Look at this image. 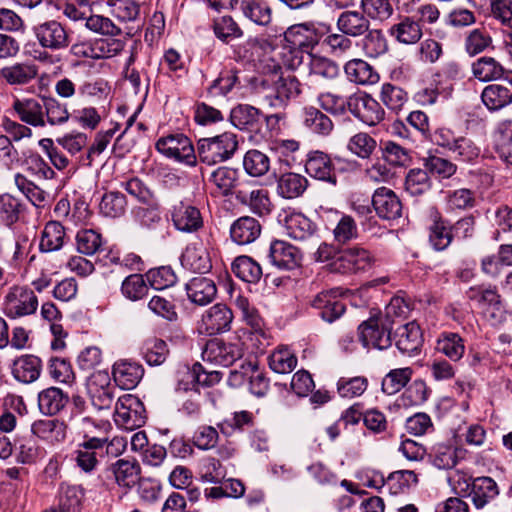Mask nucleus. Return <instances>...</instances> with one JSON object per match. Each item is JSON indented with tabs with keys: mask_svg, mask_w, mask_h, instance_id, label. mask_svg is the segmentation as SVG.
Returning <instances> with one entry per match:
<instances>
[{
	"mask_svg": "<svg viewBox=\"0 0 512 512\" xmlns=\"http://www.w3.org/2000/svg\"><path fill=\"white\" fill-rule=\"evenodd\" d=\"M376 146V140L364 132L353 135L347 143V149L362 159L369 158L376 149Z\"/></svg>",
	"mask_w": 512,
	"mask_h": 512,
	"instance_id": "6e6d98bb",
	"label": "nucleus"
},
{
	"mask_svg": "<svg viewBox=\"0 0 512 512\" xmlns=\"http://www.w3.org/2000/svg\"><path fill=\"white\" fill-rule=\"evenodd\" d=\"M348 79L357 84H372L378 80V74L373 67L361 59H352L344 66Z\"/></svg>",
	"mask_w": 512,
	"mask_h": 512,
	"instance_id": "58836bf2",
	"label": "nucleus"
},
{
	"mask_svg": "<svg viewBox=\"0 0 512 512\" xmlns=\"http://www.w3.org/2000/svg\"><path fill=\"white\" fill-rule=\"evenodd\" d=\"M391 329L390 319L371 318L359 326V339L364 347L383 350L391 345Z\"/></svg>",
	"mask_w": 512,
	"mask_h": 512,
	"instance_id": "0eeeda50",
	"label": "nucleus"
},
{
	"mask_svg": "<svg viewBox=\"0 0 512 512\" xmlns=\"http://www.w3.org/2000/svg\"><path fill=\"white\" fill-rule=\"evenodd\" d=\"M241 174L238 170L229 167H219L213 171L209 181L213 183L222 195H228L237 186Z\"/></svg>",
	"mask_w": 512,
	"mask_h": 512,
	"instance_id": "de8ad7c7",
	"label": "nucleus"
},
{
	"mask_svg": "<svg viewBox=\"0 0 512 512\" xmlns=\"http://www.w3.org/2000/svg\"><path fill=\"white\" fill-rule=\"evenodd\" d=\"M308 180L297 173L282 174L277 183V191L279 195L287 199H293L301 196L307 189Z\"/></svg>",
	"mask_w": 512,
	"mask_h": 512,
	"instance_id": "4c0bfd02",
	"label": "nucleus"
},
{
	"mask_svg": "<svg viewBox=\"0 0 512 512\" xmlns=\"http://www.w3.org/2000/svg\"><path fill=\"white\" fill-rule=\"evenodd\" d=\"M184 268L198 273L208 272L211 268L209 254L201 243H193L186 247L181 256Z\"/></svg>",
	"mask_w": 512,
	"mask_h": 512,
	"instance_id": "2f4dec72",
	"label": "nucleus"
},
{
	"mask_svg": "<svg viewBox=\"0 0 512 512\" xmlns=\"http://www.w3.org/2000/svg\"><path fill=\"white\" fill-rule=\"evenodd\" d=\"M305 170L315 179L326 181L333 185L337 182L334 164L331 158L324 152H310L305 163Z\"/></svg>",
	"mask_w": 512,
	"mask_h": 512,
	"instance_id": "6ab92c4d",
	"label": "nucleus"
},
{
	"mask_svg": "<svg viewBox=\"0 0 512 512\" xmlns=\"http://www.w3.org/2000/svg\"><path fill=\"white\" fill-rule=\"evenodd\" d=\"M371 26V20L363 10H343L337 17L336 27L339 32L357 38L362 37Z\"/></svg>",
	"mask_w": 512,
	"mask_h": 512,
	"instance_id": "ddd939ff",
	"label": "nucleus"
},
{
	"mask_svg": "<svg viewBox=\"0 0 512 512\" xmlns=\"http://www.w3.org/2000/svg\"><path fill=\"white\" fill-rule=\"evenodd\" d=\"M137 408H140V403L136 397L130 394L119 397L115 405V423L125 430L142 426L144 417Z\"/></svg>",
	"mask_w": 512,
	"mask_h": 512,
	"instance_id": "f8f14e48",
	"label": "nucleus"
},
{
	"mask_svg": "<svg viewBox=\"0 0 512 512\" xmlns=\"http://www.w3.org/2000/svg\"><path fill=\"white\" fill-rule=\"evenodd\" d=\"M360 9L371 21L385 22L394 14L392 0H360Z\"/></svg>",
	"mask_w": 512,
	"mask_h": 512,
	"instance_id": "49530a36",
	"label": "nucleus"
},
{
	"mask_svg": "<svg viewBox=\"0 0 512 512\" xmlns=\"http://www.w3.org/2000/svg\"><path fill=\"white\" fill-rule=\"evenodd\" d=\"M103 240L100 233L93 229H82L76 235L78 252L84 255H94L102 248Z\"/></svg>",
	"mask_w": 512,
	"mask_h": 512,
	"instance_id": "864d4df0",
	"label": "nucleus"
},
{
	"mask_svg": "<svg viewBox=\"0 0 512 512\" xmlns=\"http://www.w3.org/2000/svg\"><path fill=\"white\" fill-rule=\"evenodd\" d=\"M362 39V48L369 58H378L389 50L388 41L381 29H368Z\"/></svg>",
	"mask_w": 512,
	"mask_h": 512,
	"instance_id": "79ce46f5",
	"label": "nucleus"
},
{
	"mask_svg": "<svg viewBox=\"0 0 512 512\" xmlns=\"http://www.w3.org/2000/svg\"><path fill=\"white\" fill-rule=\"evenodd\" d=\"M232 271L236 277L247 283H257L262 277L259 263L246 255L239 256L233 261Z\"/></svg>",
	"mask_w": 512,
	"mask_h": 512,
	"instance_id": "a19ab883",
	"label": "nucleus"
},
{
	"mask_svg": "<svg viewBox=\"0 0 512 512\" xmlns=\"http://www.w3.org/2000/svg\"><path fill=\"white\" fill-rule=\"evenodd\" d=\"M240 9L246 18L257 25L266 26L271 22V8L263 0H242Z\"/></svg>",
	"mask_w": 512,
	"mask_h": 512,
	"instance_id": "37998d69",
	"label": "nucleus"
},
{
	"mask_svg": "<svg viewBox=\"0 0 512 512\" xmlns=\"http://www.w3.org/2000/svg\"><path fill=\"white\" fill-rule=\"evenodd\" d=\"M373 262L374 257L367 249L353 246L339 251L338 256L327 266L333 273L352 275L370 269Z\"/></svg>",
	"mask_w": 512,
	"mask_h": 512,
	"instance_id": "39448f33",
	"label": "nucleus"
},
{
	"mask_svg": "<svg viewBox=\"0 0 512 512\" xmlns=\"http://www.w3.org/2000/svg\"><path fill=\"white\" fill-rule=\"evenodd\" d=\"M188 298L195 304L206 305L214 300L217 288L214 281L207 277H194L186 284Z\"/></svg>",
	"mask_w": 512,
	"mask_h": 512,
	"instance_id": "cd10ccee",
	"label": "nucleus"
},
{
	"mask_svg": "<svg viewBox=\"0 0 512 512\" xmlns=\"http://www.w3.org/2000/svg\"><path fill=\"white\" fill-rule=\"evenodd\" d=\"M339 74V67L333 61L323 57H311L309 62V80L311 83L316 77L334 79Z\"/></svg>",
	"mask_w": 512,
	"mask_h": 512,
	"instance_id": "5fc2aeb1",
	"label": "nucleus"
},
{
	"mask_svg": "<svg viewBox=\"0 0 512 512\" xmlns=\"http://www.w3.org/2000/svg\"><path fill=\"white\" fill-rule=\"evenodd\" d=\"M422 342L420 327L414 321L401 325L395 332L396 346L403 354L411 356L418 353Z\"/></svg>",
	"mask_w": 512,
	"mask_h": 512,
	"instance_id": "412c9836",
	"label": "nucleus"
},
{
	"mask_svg": "<svg viewBox=\"0 0 512 512\" xmlns=\"http://www.w3.org/2000/svg\"><path fill=\"white\" fill-rule=\"evenodd\" d=\"M148 287L141 274H131L122 282L121 292L129 300L137 301L147 293Z\"/></svg>",
	"mask_w": 512,
	"mask_h": 512,
	"instance_id": "bf43d9fd",
	"label": "nucleus"
},
{
	"mask_svg": "<svg viewBox=\"0 0 512 512\" xmlns=\"http://www.w3.org/2000/svg\"><path fill=\"white\" fill-rule=\"evenodd\" d=\"M85 26L90 31L107 36V38L95 39L91 42H84L72 46L76 56L91 59H108L120 54L126 45V41L116 38L121 35L122 29L110 18L103 15H90L86 18Z\"/></svg>",
	"mask_w": 512,
	"mask_h": 512,
	"instance_id": "f03ea898",
	"label": "nucleus"
},
{
	"mask_svg": "<svg viewBox=\"0 0 512 512\" xmlns=\"http://www.w3.org/2000/svg\"><path fill=\"white\" fill-rule=\"evenodd\" d=\"M435 348L454 362L459 361L465 353L463 338L454 332L441 333L436 341Z\"/></svg>",
	"mask_w": 512,
	"mask_h": 512,
	"instance_id": "c9c22d12",
	"label": "nucleus"
},
{
	"mask_svg": "<svg viewBox=\"0 0 512 512\" xmlns=\"http://www.w3.org/2000/svg\"><path fill=\"white\" fill-rule=\"evenodd\" d=\"M481 99L490 111H498L512 103V91L501 84H490L483 89Z\"/></svg>",
	"mask_w": 512,
	"mask_h": 512,
	"instance_id": "f704fd0d",
	"label": "nucleus"
},
{
	"mask_svg": "<svg viewBox=\"0 0 512 512\" xmlns=\"http://www.w3.org/2000/svg\"><path fill=\"white\" fill-rule=\"evenodd\" d=\"M271 263L280 269H293L300 262V254L296 247L281 240L271 243L269 249Z\"/></svg>",
	"mask_w": 512,
	"mask_h": 512,
	"instance_id": "b1692460",
	"label": "nucleus"
},
{
	"mask_svg": "<svg viewBox=\"0 0 512 512\" xmlns=\"http://www.w3.org/2000/svg\"><path fill=\"white\" fill-rule=\"evenodd\" d=\"M107 478L124 488L133 487L140 475V466L135 460L119 459L111 463L104 471Z\"/></svg>",
	"mask_w": 512,
	"mask_h": 512,
	"instance_id": "4468645a",
	"label": "nucleus"
},
{
	"mask_svg": "<svg viewBox=\"0 0 512 512\" xmlns=\"http://www.w3.org/2000/svg\"><path fill=\"white\" fill-rule=\"evenodd\" d=\"M269 367L278 374L292 372L297 365V357L285 346H279L268 357Z\"/></svg>",
	"mask_w": 512,
	"mask_h": 512,
	"instance_id": "c03bdc74",
	"label": "nucleus"
},
{
	"mask_svg": "<svg viewBox=\"0 0 512 512\" xmlns=\"http://www.w3.org/2000/svg\"><path fill=\"white\" fill-rule=\"evenodd\" d=\"M108 383L107 373H97L88 384L92 405L98 410L109 409L112 406L114 396Z\"/></svg>",
	"mask_w": 512,
	"mask_h": 512,
	"instance_id": "393cba45",
	"label": "nucleus"
},
{
	"mask_svg": "<svg viewBox=\"0 0 512 512\" xmlns=\"http://www.w3.org/2000/svg\"><path fill=\"white\" fill-rule=\"evenodd\" d=\"M34 34L44 48L57 50L68 45V35L57 21H48L34 27Z\"/></svg>",
	"mask_w": 512,
	"mask_h": 512,
	"instance_id": "2eb2a0df",
	"label": "nucleus"
},
{
	"mask_svg": "<svg viewBox=\"0 0 512 512\" xmlns=\"http://www.w3.org/2000/svg\"><path fill=\"white\" fill-rule=\"evenodd\" d=\"M387 34L396 43L411 46L419 43L423 29L415 16L399 15L388 27Z\"/></svg>",
	"mask_w": 512,
	"mask_h": 512,
	"instance_id": "1a4fd4ad",
	"label": "nucleus"
},
{
	"mask_svg": "<svg viewBox=\"0 0 512 512\" xmlns=\"http://www.w3.org/2000/svg\"><path fill=\"white\" fill-rule=\"evenodd\" d=\"M261 224L250 216L238 218L230 227L231 239L239 244L246 245L254 242L261 234Z\"/></svg>",
	"mask_w": 512,
	"mask_h": 512,
	"instance_id": "a878e982",
	"label": "nucleus"
},
{
	"mask_svg": "<svg viewBox=\"0 0 512 512\" xmlns=\"http://www.w3.org/2000/svg\"><path fill=\"white\" fill-rule=\"evenodd\" d=\"M64 226L57 221L48 222L41 234L39 248L43 252H53L62 248L65 240Z\"/></svg>",
	"mask_w": 512,
	"mask_h": 512,
	"instance_id": "ea45409f",
	"label": "nucleus"
},
{
	"mask_svg": "<svg viewBox=\"0 0 512 512\" xmlns=\"http://www.w3.org/2000/svg\"><path fill=\"white\" fill-rule=\"evenodd\" d=\"M105 442V439L95 437L83 442L75 451L77 466L86 473L92 472L98 464L96 450H102Z\"/></svg>",
	"mask_w": 512,
	"mask_h": 512,
	"instance_id": "473e14b6",
	"label": "nucleus"
},
{
	"mask_svg": "<svg viewBox=\"0 0 512 512\" xmlns=\"http://www.w3.org/2000/svg\"><path fill=\"white\" fill-rule=\"evenodd\" d=\"M42 362L39 357L25 354L17 357L12 364V376L18 382L30 384L35 382L41 374Z\"/></svg>",
	"mask_w": 512,
	"mask_h": 512,
	"instance_id": "aec40b11",
	"label": "nucleus"
},
{
	"mask_svg": "<svg viewBox=\"0 0 512 512\" xmlns=\"http://www.w3.org/2000/svg\"><path fill=\"white\" fill-rule=\"evenodd\" d=\"M68 396L56 387H50L41 391L38 395L40 411L46 415H55L67 404Z\"/></svg>",
	"mask_w": 512,
	"mask_h": 512,
	"instance_id": "e433bc0d",
	"label": "nucleus"
},
{
	"mask_svg": "<svg viewBox=\"0 0 512 512\" xmlns=\"http://www.w3.org/2000/svg\"><path fill=\"white\" fill-rule=\"evenodd\" d=\"M37 75V66L28 62L14 63L0 70L1 78L12 86L26 85L34 80Z\"/></svg>",
	"mask_w": 512,
	"mask_h": 512,
	"instance_id": "c756f323",
	"label": "nucleus"
},
{
	"mask_svg": "<svg viewBox=\"0 0 512 512\" xmlns=\"http://www.w3.org/2000/svg\"><path fill=\"white\" fill-rule=\"evenodd\" d=\"M312 306L320 310L322 319L329 323L340 318L345 311V304L332 291L317 294Z\"/></svg>",
	"mask_w": 512,
	"mask_h": 512,
	"instance_id": "c85d7f7f",
	"label": "nucleus"
},
{
	"mask_svg": "<svg viewBox=\"0 0 512 512\" xmlns=\"http://www.w3.org/2000/svg\"><path fill=\"white\" fill-rule=\"evenodd\" d=\"M412 370L400 368L390 371L382 381V390L388 395L399 392L410 380Z\"/></svg>",
	"mask_w": 512,
	"mask_h": 512,
	"instance_id": "13d9d810",
	"label": "nucleus"
},
{
	"mask_svg": "<svg viewBox=\"0 0 512 512\" xmlns=\"http://www.w3.org/2000/svg\"><path fill=\"white\" fill-rule=\"evenodd\" d=\"M499 494L496 482L490 477H479L473 480L471 496L477 509L484 508Z\"/></svg>",
	"mask_w": 512,
	"mask_h": 512,
	"instance_id": "72a5a7b5",
	"label": "nucleus"
},
{
	"mask_svg": "<svg viewBox=\"0 0 512 512\" xmlns=\"http://www.w3.org/2000/svg\"><path fill=\"white\" fill-rule=\"evenodd\" d=\"M368 381L365 377H342L337 383L338 393L342 397L353 398L362 395L367 389Z\"/></svg>",
	"mask_w": 512,
	"mask_h": 512,
	"instance_id": "0e129e2a",
	"label": "nucleus"
},
{
	"mask_svg": "<svg viewBox=\"0 0 512 512\" xmlns=\"http://www.w3.org/2000/svg\"><path fill=\"white\" fill-rule=\"evenodd\" d=\"M238 201L250 208L252 212L260 216L267 215L271 211V201L268 191L262 188H255L250 191L239 187L236 192Z\"/></svg>",
	"mask_w": 512,
	"mask_h": 512,
	"instance_id": "7c9ffc66",
	"label": "nucleus"
},
{
	"mask_svg": "<svg viewBox=\"0 0 512 512\" xmlns=\"http://www.w3.org/2000/svg\"><path fill=\"white\" fill-rule=\"evenodd\" d=\"M450 152L458 160L471 162L479 156L480 148L470 138L459 136Z\"/></svg>",
	"mask_w": 512,
	"mask_h": 512,
	"instance_id": "e2e57ef3",
	"label": "nucleus"
},
{
	"mask_svg": "<svg viewBox=\"0 0 512 512\" xmlns=\"http://www.w3.org/2000/svg\"><path fill=\"white\" fill-rule=\"evenodd\" d=\"M39 306L34 290L25 285H13L8 288L2 301L4 314L11 319H18L34 314Z\"/></svg>",
	"mask_w": 512,
	"mask_h": 512,
	"instance_id": "20e7f679",
	"label": "nucleus"
},
{
	"mask_svg": "<svg viewBox=\"0 0 512 512\" xmlns=\"http://www.w3.org/2000/svg\"><path fill=\"white\" fill-rule=\"evenodd\" d=\"M372 205L377 215L385 220H394L401 216L402 204L399 198L386 187H380L374 192Z\"/></svg>",
	"mask_w": 512,
	"mask_h": 512,
	"instance_id": "dca6fc26",
	"label": "nucleus"
},
{
	"mask_svg": "<svg viewBox=\"0 0 512 512\" xmlns=\"http://www.w3.org/2000/svg\"><path fill=\"white\" fill-rule=\"evenodd\" d=\"M243 168L248 175L260 177L269 171L270 160L265 153L251 149L243 157Z\"/></svg>",
	"mask_w": 512,
	"mask_h": 512,
	"instance_id": "8fccbe9b",
	"label": "nucleus"
},
{
	"mask_svg": "<svg viewBox=\"0 0 512 512\" xmlns=\"http://www.w3.org/2000/svg\"><path fill=\"white\" fill-rule=\"evenodd\" d=\"M349 111L369 126L380 123L385 115L381 105L370 95L362 92L349 96Z\"/></svg>",
	"mask_w": 512,
	"mask_h": 512,
	"instance_id": "6e6552de",
	"label": "nucleus"
},
{
	"mask_svg": "<svg viewBox=\"0 0 512 512\" xmlns=\"http://www.w3.org/2000/svg\"><path fill=\"white\" fill-rule=\"evenodd\" d=\"M42 106L46 124L52 126L61 125L66 123L70 118L66 104L59 102L54 97H43Z\"/></svg>",
	"mask_w": 512,
	"mask_h": 512,
	"instance_id": "603ef678",
	"label": "nucleus"
},
{
	"mask_svg": "<svg viewBox=\"0 0 512 512\" xmlns=\"http://www.w3.org/2000/svg\"><path fill=\"white\" fill-rule=\"evenodd\" d=\"M232 320L233 313L230 308L225 304L218 303L203 313L199 331L210 336L224 333L230 330Z\"/></svg>",
	"mask_w": 512,
	"mask_h": 512,
	"instance_id": "9d476101",
	"label": "nucleus"
},
{
	"mask_svg": "<svg viewBox=\"0 0 512 512\" xmlns=\"http://www.w3.org/2000/svg\"><path fill=\"white\" fill-rule=\"evenodd\" d=\"M473 75L480 81L487 82L501 79L503 66L492 57H482L472 65Z\"/></svg>",
	"mask_w": 512,
	"mask_h": 512,
	"instance_id": "a18cd8bd",
	"label": "nucleus"
},
{
	"mask_svg": "<svg viewBox=\"0 0 512 512\" xmlns=\"http://www.w3.org/2000/svg\"><path fill=\"white\" fill-rule=\"evenodd\" d=\"M126 207V197L117 191L105 193L99 203L100 213L110 218H117L124 215Z\"/></svg>",
	"mask_w": 512,
	"mask_h": 512,
	"instance_id": "09e8293b",
	"label": "nucleus"
},
{
	"mask_svg": "<svg viewBox=\"0 0 512 512\" xmlns=\"http://www.w3.org/2000/svg\"><path fill=\"white\" fill-rule=\"evenodd\" d=\"M112 14L123 22L135 21L140 14V6L135 0H115L110 2Z\"/></svg>",
	"mask_w": 512,
	"mask_h": 512,
	"instance_id": "338daca9",
	"label": "nucleus"
},
{
	"mask_svg": "<svg viewBox=\"0 0 512 512\" xmlns=\"http://www.w3.org/2000/svg\"><path fill=\"white\" fill-rule=\"evenodd\" d=\"M279 215V221L283 222L286 234L295 240H305L314 232L311 221L300 212H284L283 218Z\"/></svg>",
	"mask_w": 512,
	"mask_h": 512,
	"instance_id": "bb28decb",
	"label": "nucleus"
},
{
	"mask_svg": "<svg viewBox=\"0 0 512 512\" xmlns=\"http://www.w3.org/2000/svg\"><path fill=\"white\" fill-rule=\"evenodd\" d=\"M237 149V135L232 132H224L214 137L199 139L196 155L200 162L215 165L230 159Z\"/></svg>",
	"mask_w": 512,
	"mask_h": 512,
	"instance_id": "7ed1b4c3",
	"label": "nucleus"
},
{
	"mask_svg": "<svg viewBox=\"0 0 512 512\" xmlns=\"http://www.w3.org/2000/svg\"><path fill=\"white\" fill-rule=\"evenodd\" d=\"M146 279L153 289L163 290L175 283L176 276L170 267L162 266L157 269L149 270L146 273Z\"/></svg>",
	"mask_w": 512,
	"mask_h": 512,
	"instance_id": "69168bd1",
	"label": "nucleus"
},
{
	"mask_svg": "<svg viewBox=\"0 0 512 512\" xmlns=\"http://www.w3.org/2000/svg\"><path fill=\"white\" fill-rule=\"evenodd\" d=\"M259 110L249 105H238L231 111L233 124L239 129L253 127L259 120Z\"/></svg>",
	"mask_w": 512,
	"mask_h": 512,
	"instance_id": "680f3d73",
	"label": "nucleus"
},
{
	"mask_svg": "<svg viewBox=\"0 0 512 512\" xmlns=\"http://www.w3.org/2000/svg\"><path fill=\"white\" fill-rule=\"evenodd\" d=\"M156 149L167 158L195 166L197 155L191 140L184 134H170L157 140Z\"/></svg>",
	"mask_w": 512,
	"mask_h": 512,
	"instance_id": "423d86ee",
	"label": "nucleus"
},
{
	"mask_svg": "<svg viewBox=\"0 0 512 512\" xmlns=\"http://www.w3.org/2000/svg\"><path fill=\"white\" fill-rule=\"evenodd\" d=\"M80 503V489L76 486H68L60 494L58 508H51L44 512H76Z\"/></svg>",
	"mask_w": 512,
	"mask_h": 512,
	"instance_id": "774afa93",
	"label": "nucleus"
},
{
	"mask_svg": "<svg viewBox=\"0 0 512 512\" xmlns=\"http://www.w3.org/2000/svg\"><path fill=\"white\" fill-rule=\"evenodd\" d=\"M269 61L263 67V75L252 80V88L264 104L282 109L300 94V83L294 76H284L280 63L273 57Z\"/></svg>",
	"mask_w": 512,
	"mask_h": 512,
	"instance_id": "f257e3e1",
	"label": "nucleus"
},
{
	"mask_svg": "<svg viewBox=\"0 0 512 512\" xmlns=\"http://www.w3.org/2000/svg\"><path fill=\"white\" fill-rule=\"evenodd\" d=\"M31 429L35 436L51 445L63 443L67 436L66 424L58 419L37 420Z\"/></svg>",
	"mask_w": 512,
	"mask_h": 512,
	"instance_id": "4be33fe9",
	"label": "nucleus"
},
{
	"mask_svg": "<svg viewBox=\"0 0 512 512\" xmlns=\"http://www.w3.org/2000/svg\"><path fill=\"white\" fill-rule=\"evenodd\" d=\"M445 200L450 210L470 209L476 202L474 191L467 188L446 191Z\"/></svg>",
	"mask_w": 512,
	"mask_h": 512,
	"instance_id": "4d7b16f0",
	"label": "nucleus"
},
{
	"mask_svg": "<svg viewBox=\"0 0 512 512\" xmlns=\"http://www.w3.org/2000/svg\"><path fill=\"white\" fill-rule=\"evenodd\" d=\"M243 355L241 343H225L214 339L209 341L202 353L204 361L228 367Z\"/></svg>",
	"mask_w": 512,
	"mask_h": 512,
	"instance_id": "9b49d317",
	"label": "nucleus"
},
{
	"mask_svg": "<svg viewBox=\"0 0 512 512\" xmlns=\"http://www.w3.org/2000/svg\"><path fill=\"white\" fill-rule=\"evenodd\" d=\"M172 222L178 231L185 233L197 232L203 226L200 210L186 203H179L172 211Z\"/></svg>",
	"mask_w": 512,
	"mask_h": 512,
	"instance_id": "a211bd4d",
	"label": "nucleus"
},
{
	"mask_svg": "<svg viewBox=\"0 0 512 512\" xmlns=\"http://www.w3.org/2000/svg\"><path fill=\"white\" fill-rule=\"evenodd\" d=\"M303 121L307 128L319 135L327 136L333 130L331 119L314 107L305 109Z\"/></svg>",
	"mask_w": 512,
	"mask_h": 512,
	"instance_id": "3c124183",
	"label": "nucleus"
},
{
	"mask_svg": "<svg viewBox=\"0 0 512 512\" xmlns=\"http://www.w3.org/2000/svg\"><path fill=\"white\" fill-rule=\"evenodd\" d=\"M350 37L343 32L331 33L324 38L323 45L333 56L342 57L352 50L353 42Z\"/></svg>",
	"mask_w": 512,
	"mask_h": 512,
	"instance_id": "052dcab7",
	"label": "nucleus"
},
{
	"mask_svg": "<svg viewBox=\"0 0 512 512\" xmlns=\"http://www.w3.org/2000/svg\"><path fill=\"white\" fill-rule=\"evenodd\" d=\"M43 98L37 100L34 98L16 99L13 108L20 120L33 127H45L46 119L44 118Z\"/></svg>",
	"mask_w": 512,
	"mask_h": 512,
	"instance_id": "5701e85b",
	"label": "nucleus"
},
{
	"mask_svg": "<svg viewBox=\"0 0 512 512\" xmlns=\"http://www.w3.org/2000/svg\"><path fill=\"white\" fill-rule=\"evenodd\" d=\"M112 375L115 383L123 390L135 388L144 375L143 367L131 360H118L113 365Z\"/></svg>",
	"mask_w": 512,
	"mask_h": 512,
	"instance_id": "f3484780",
	"label": "nucleus"
}]
</instances>
